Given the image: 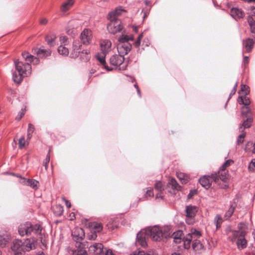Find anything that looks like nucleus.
<instances>
[{
  "label": "nucleus",
  "mask_w": 255,
  "mask_h": 255,
  "mask_svg": "<svg viewBox=\"0 0 255 255\" xmlns=\"http://www.w3.org/2000/svg\"><path fill=\"white\" fill-rule=\"evenodd\" d=\"M195 193H196V191H191L188 195V197L189 198H191V197H192L193 196L194 194H195Z\"/></svg>",
  "instance_id": "obj_63"
},
{
  "label": "nucleus",
  "mask_w": 255,
  "mask_h": 255,
  "mask_svg": "<svg viewBox=\"0 0 255 255\" xmlns=\"http://www.w3.org/2000/svg\"><path fill=\"white\" fill-rule=\"evenodd\" d=\"M47 19L45 18H43L42 19H41L40 21V23L41 24H43V25H44V24H46L47 23Z\"/></svg>",
  "instance_id": "obj_61"
},
{
  "label": "nucleus",
  "mask_w": 255,
  "mask_h": 255,
  "mask_svg": "<svg viewBox=\"0 0 255 255\" xmlns=\"http://www.w3.org/2000/svg\"><path fill=\"white\" fill-rule=\"evenodd\" d=\"M110 22L107 25V29L109 32L112 34H115L121 31L123 29L122 22L119 19L108 18Z\"/></svg>",
  "instance_id": "obj_8"
},
{
  "label": "nucleus",
  "mask_w": 255,
  "mask_h": 255,
  "mask_svg": "<svg viewBox=\"0 0 255 255\" xmlns=\"http://www.w3.org/2000/svg\"><path fill=\"white\" fill-rule=\"evenodd\" d=\"M131 44L129 42H125L123 44L119 43L117 46L118 53L124 57L131 50Z\"/></svg>",
  "instance_id": "obj_10"
},
{
  "label": "nucleus",
  "mask_w": 255,
  "mask_h": 255,
  "mask_svg": "<svg viewBox=\"0 0 255 255\" xmlns=\"http://www.w3.org/2000/svg\"><path fill=\"white\" fill-rule=\"evenodd\" d=\"M153 195H154V194H153V189H148L146 191V194L145 195V197H153Z\"/></svg>",
  "instance_id": "obj_53"
},
{
  "label": "nucleus",
  "mask_w": 255,
  "mask_h": 255,
  "mask_svg": "<svg viewBox=\"0 0 255 255\" xmlns=\"http://www.w3.org/2000/svg\"><path fill=\"white\" fill-rule=\"evenodd\" d=\"M144 233L147 237H149L153 241L157 242L170 237L171 234L168 228L162 230L156 226L146 229Z\"/></svg>",
  "instance_id": "obj_4"
},
{
  "label": "nucleus",
  "mask_w": 255,
  "mask_h": 255,
  "mask_svg": "<svg viewBox=\"0 0 255 255\" xmlns=\"http://www.w3.org/2000/svg\"><path fill=\"white\" fill-rule=\"evenodd\" d=\"M54 213L55 214L58 216L61 215L63 213V207L60 205H56L54 207Z\"/></svg>",
  "instance_id": "obj_43"
},
{
  "label": "nucleus",
  "mask_w": 255,
  "mask_h": 255,
  "mask_svg": "<svg viewBox=\"0 0 255 255\" xmlns=\"http://www.w3.org/2000/svg\"><path fill=\"white\" fill-rule=\"evenodd\" d=\"M60 39L61 43L64 44V45H65L66 43L67 42L68 38L66 36H62L60 37Z\"/></svg>",
  "instance_id": "obj_59"
},
{
  "label": "nucleus",
  "mask_w": 255,
  "mask_h": 255,
  "mask_svg": "<svg viewBox=\"0 0 255 255\" xmlns=\"http://www.w3.org/2000/svg\"><path fill=\"white\" fill-rule=\"evenodd\" d=\"M246 136V133L244 132L242 134H240L239 136H238V140H237V143L239 145L241 143H242L243 142H244V139L243 138L245 137Z\"/></svg>",
  "instance_id": "obj_50"
},
{
  "label": "nucleus",
  "mask_w": 255,
  "mask_h": 255,
  "mask_svg": "<svg viewBox=\"0 0 255 255\" xmlns=\"http://www.w3.org/2000/svg\"><path fill=\"white\" fill-rule=\"evenodd\" d=\"M87 252L86 250L81 249L78 248L76 250H73V255H86Z\"/></svg>",
  "instance_id": "obj_42"
},
{
  "label": "nucleus",
  "mask_w": 255,
  "mask_h": 255,
  "mask_svg": "<svg viewBox=\"0 0 255 255\" xmlns=\"http://www.w3.org/2000/svg\"><path fill=\"white\" fill-rule=\"evenodd\" d=\"M142 37H143V33H141V34H140L138 35L137 39L134 43L135 47H138L139 46V45L140 44V41H141V39H142Z\"/></svg>",
  "instance_id": "obj_49"
},
{
  "label": "nucleus",
  "mask_w": 255,
  "mask_h": 255,
  "mask_svg": "<svg viewBox=\"0 0 255 255\" xmlns=\"http://www.w3.org/2000/svg\"><path fill=\"white\" fill-rule=\"evenodd\" d=\"M57 50L59 54L64 56H68L69 53L68 48L62 45H61L58 47Z\"/></svg>",
  "instance_id": "obj_32"
},
{
  "label": "nucleus",
  "mask_w": 255,
  "mask_h": 255,
  "mask_svg": "<svg viewBox=\"0 0 255 255\" xmlns=\"http://www.w3.org/2000/svg\"><path fill=\"white\" fill-rule=\"evenodd\" d=\"M252 122L253 119L252 118H247V120L245 121L241 126L240 128H242V127H244L245 128H250L251 126Z\"/></svg>",
  "instance_id": "obj_41"
},
{
  "label": "nucleus",
  "mask_w": 255,
  "mask_h": 255,
  "mask_svg": "<svg viewBox=\"0 0 255 255\" xmlns=\"http://www.w3.org/2000/svg\"><path fill=\"white\" fill-rule=\"evenodd\" d=\"M72 235L76 242H79L84 238L85 233L82 228H77L72 232Z\"/></svg>",
  "instance_id": "obj_16"
},
{
  "label": "nucleus",
  "mask_w": 255,
  "mask_h": 255,
  "mask_svg": "<svg viewBox=\"0 0 255 255\" xmlns=\"http://www.w3.org/2000/svg\"><path fill=\"white\" fill-rule=\"evenodd\" d=\"M231 15L235 19L236 17L242 18L244 16L245 13L241 9L237 7H233L231 9Z\"/></svg>",
  "instance_id": "obj_19"
},
{
  "label": "nucleus",
  "mask_w": 255,
  "mask_h": 255,
  "mask_svg": "<svg viewBox=\"0 0 255 255\" xmlns=\"http://www.w3.org/2000/svg\"><path fill=\"white\" fill-rule=\"evenodd\" d=\"M104 251V246L101 243H95L94 245L90 246L89 249V252L94 255L100 254L103 255Z\"/></svg>",
  "instance_id": "obj_11"
},
{
  "label": "nucleus",
  "mask_w": 255,
  "mask_h": 255,
  "mask_svg": "<svg viewBox=\"0 0 255 255\" xmlns=\"http://www.w3.org/2000/svg\"><path fill=\"white\" fill-rule=\"evenodd\" d=\"M249 57L245 56L243 59V63L245 65V67H246L249 63Z\"/></svg>",
  "instance_id": "obj_60"
},
{
  "label": "nucleus",
  "mask_w": 255,
  "mask_h": 255,
  "mask_svg": "<svg viewBox=\"0 0 255 255\" xmlns=\"http://www.w3.org/2000/svg\"><path fill=\"white\" fill-rule=\"evenodd\" d=\"M25 138L24 137L22 136L19 139V147L22 148L25 145Z\"/></svg>",
  "instance_id": "obj_51"
},
{
  "label": "nucleus",
  "mask_w": 255,
  "mask_h": 255,
  "mask_svg": "<svg viewBox=\"0 0 255 255\" xmlns=\"http://www.w3.org/2000/svg\"><path fill=\"white\" fill-rule=\"evenodd\" d=\"M73 50L71 53V57L73 58L78 57L82 51H81V45L75 44L73 47Z\"/></svg>",
  "instance_id": "obj_27"
},
{
  "label": "nucleus",
  "mask_w": 255,
  "mask_h": 255,
  "mask_svg": "<svg viewBox=\"0 0 255 255\" xmlns=\"http://www.w3.org/2000/svg\"><path fill=\"white\" fill-rule=\"evenodd\" d=\"M56 39L55 35L52 34L48 35L45 37V40L47 43L50 46H52L54 45V41Z\"/></svg>",
  "instance_id": "obj_31"
},
{
  "label": "nucleus",
  "mask_w": 255,
  "mask_h": 255,
  "mask_svg": "<svg viewBox=\"0 0 255 255\" xmlns=\"http://www.w3.org/2000/svg\"><path fill=\"white\" fill-rule=\"evenodd\" d=\"M185 212L186 214L187 222L190 224V222L188 221V220L193 219L196 215L197 212V207L195 206H187L186 207Z\"/></svg>",
  "instance_id": "obj_13"
},
{
  "label": "nucleus",
  "mask_w": 255,
  "mask_h": 255,
  "mask_svg": "<svg viewBox=\"0 0 255 255\" xmlns=\"http://www.w3.org/2000/svg\"><path fill=\"white\" fill-rule=\"evenodd\" d=\"M89 51L88 50H83L80 53V58L84 61L86 62L90 60V56L89 55Z\"/></svg>",
  "instance_id": "obj_34"
},
{
  "label": "nucleus",
  "mask_w": 255,
  "mask_h": 255,
  "mask_svg": "<svg viewBox=\"0 0 255 255\" xmlns=\"http://www.w3.org/2000/svg\"><path fill=\"white\" fill-rule=\"evenodd\" d=\"M35 52L40 58H45L51 55V51L50 49L40 48L38 50H35Z\"/></svg>",
  "instance_id": "obj_25"
},
{
  "label": "nucleus",
  "mask_w": 255,
  "mask_h": 255,
  "mask_svg": "<svg viewBox=\"0 0 255 255\" xmlns=\"http://www.w3.org/2000/svg\"><path fill=\"white\" fill-rule=\"evenodd\" d=\"M116 255L114 254L113 251L111 250H106L105 251H104V253L103 255Z\"/></svg>",
  "instance_id": "obj_57"
},
{
  "label": "nucleus",
  "mask_w": 255,
  "mask_h": 255,
  "mask_svg": "<svg viewBox=\"0 0 255 255\" xmlns=\"http://www.w3.org/2000/svg\"><path fill=\"white\" fill-rule=\"evenodd\" d=\"M8 243V238L7 236L2 235H0V246L2 248L5 247Z\"/></svg>",
  "instance_id": "obj_36"
},
{
  "label": "nucleus",
  "mask_w": 255,
  "mask_h": 255,
  "mask_svg": "<svg viewBox=\"0 0 255 255\" xmlns=\"http://www.w3.org/2000/svg\"><path fill=\"white\" fill-rule=\"evenodd\" d=\"M146 236L143 232H139L137 234L136 236V243L139 244L143 247L147 246V243L146 242L145 237Z\"/></svg>",
  "instance_id": "obj_20"
},
{
  "label": "nucleus",
  "mask_w": 255,
  "mask_h": 255,
  "mask_svg": "<svg viewBox=\"0 0 255 255\" xmlns=\"http://www.w3.org/2000/svg\"><path fill=\"white\" fill-rule=\"evenodd\" d=\"M233 162L232 160H227L221 166L218 172H215L211 174V177L213 178L214 182L218 184L220 186V187L222 188H227L228 187L227 184L228 174V172L225 169Z\"/></svg>",
  "instance_id": "obj_3"
},
{
  "label": "nucleus",
  "mask_w": 255,
  "mask_h": 255,
  "mask_svg": "<svg viewBox=\"0 0 255 255\" xmlns=\"http://www.w3.org/2000/svg\"><path fill=\"white\" fill-rule=\"evenodd\" d=\"M114 221L115 220L113 218H110L108 219L107 226L108 227V228L111 230H114L117 227L116 224L114 223Z\"/></svg>",
  "instance_id": "obj_39"
},
{
  "label": "nucleus",
  "mask_w": 255,
  "mask_h": 255,
  "mask_svg": "<svg viewBox=\"0 0 255 255\" xmlns=\"http://www.w3.org/2000/svg\"><path fill=\"white\" fill-rule=\"evenodd\" d=\"M24 115V112L23 111L20 112L16 117L15 119L17 121L20 120Z\"/></svg>",
  "instance_id": "obj_56"
},
{
  "label": "nucleus",
  "mask_w": 255,
  "mask_h": 255,
  "mask_svg": "<svg viewBox=\"0 0 255 255\" xmlns=\"http://www.w3.org/2000/svg\"><path fill=\"white\" fill-rule=\"evenodd\" d=\"M237 206V204L235 200H234L231 203L230 207L228 211L225 213L224 215V218L226 220L229 219L233 215L235 209H236Z\"/></svg>",
  "instance_id": "obj_22"
},
{
  "label": "nucleus",
  "mask_w": 255,
  "mask_h": 255,
  "mask_svg": "<svg viewBox=\"0 0 255 255\" xmlns=\"http://www.w3.org/2000/svg\"><path fill=\"white\" fill-rule=\"evenodd\" d=\"M252 165L255 168V159H253L252 160L251 163L249 166V168L251 169L252 168Z\"/></svg>",
  "instance_id": "obj_62"
},
{
  "label": "nucleus",
  "mask_w": 255,
  "mask_h": 255,
  "mask_svg": "<svg viewBox=\"0 0 255 255\" xmlns=\"http://www.w3.org/2000/svg\"><path fill=\"white\" fill-rule=\"evenodd\" d=\"M50 150H49L48 153L46 155V157L43 161V166L45 167V168L46 170L47 169L48 163L50 161Z\"/></svg>",
  "instance_id": "obj_45"
},
{
  "label": "nucleus",
  "mask_w": 255,
  "mask_h": 255,
  "mask_svg": "<svg viewBox=\"0 0 255 255\" xmlns=\"http://www.w3.org/2000/svg\"><path fill=\"white\" fill-rule=\"evenodd\" d=\"M42 226L38 224H32L30 222H26L21 223L18 227L19 235L22 237L31 235H39L42 242Z\"/></svg>",
  "instance_id": "obj_5"
},
{
  "label": "nucleus",
  "mask_w": 255,
  "mask_h": 255,
  "mask_svg": "<svg viewBox=\"0 0 255 255\" xmlns=\"http://www.w3.org/2000/svg\"><path fill=\"white\" fill-rule=\"evenodd\" d=\"M201 234L200 232L197 231L195 229H192L191 232L188 233L185 237H184L182 240L183 241V244L184 248L186 249H189L190 247V244L192 240L194 239H197L200 237Z\"/></svg>",
  "instance_id": "obj_7"
},
{
  "label": "nucleus",
  "mask_w": 255,
  "mask_h": 255,
  "mask_svg": "<svg viewBox=\"0 0 255 255\" xmlns=\"http://www.w3.org/2000/svg\"><path fill=\"white\" fill-rule=\"evenodd\" d=\"M19 177L22 179V181H21L22 184L27 186H29L33 189L37 188V184L38 183V182L37 180L34 179H26L21 176H19Z\"/></svg>",
  "instance_id": "obj_18"
},
{
  "label": "nucleus",
  "mask_w": 255,
  "mask_h": 255,
  "mask_svg": "<svg viewBox=\"0 0 255 255\" xmlns=\"http://www.w3.org/2000/svg\"><path fill=\"white\" fill-rule=\"evenodd\" d=\"M245 227L247 229L246 225L243 223H240L238 226V230H234V231H242L243 232H247L245 230Z\"/></svg>",
  "instance_id": "obj_47"
},
{
  "label": "nucleus",
  "mask_w": 255,
  "mask_h": 255,
  "mask_svg": "<svg viewBox=\"0 0 255 255\" xmlns=\"http://www.w3.org/2000/svg\"><path fill=\"white\" fill-rule=\"evenodd\" d=\"M73 4V0H68L65 2L61 7L62 11H66Z\"/></svg>",
  "instance_id": "obj_37"
},
{
  "label": "nucleus",
  "mask_w": 255,
  "mask_h": 255,
  "mask_svg": "<svg viewBox=\"0 0 255 255\" xmlns=\"http://www.w3.org/2000/svg\"><path fill=\"white\" fill-rule=\"evenodd\" d=\"M182 232L178 231L172 234V236L174 239V242L176 243H180L182 240Z\"/></svg>",
  "instance_id": "obj_29"
},
{
  "label": "nucleus",
  "mask_w": 255,
  "mask_h": 255,
  "mask_svg": "<svg viewBox=\"0 0 255 255\" xmlns=\"http://www.w3.org/2000/svg\"><path fill=\"white\" fill-rule=\"evenodd\" d=\"M123 11H124V10L122 7H117L114 10L109 13L107 15V18H112V19H118L117 17L120 15Z\"/></svg>",
  "instance_id": "obj_21"
},
{
  "label": "nucleus",
  "mask_w": 255,
  "mask_h": 255,
  "mask_svg": "<svg viewBox=\"0 0 255 255\" xmlns=\"http://www.w3.org/2000/svg\"><path fill=\"white\" fill-rule=\"evenodd\" d=\"M118 41L119 43L123 44L125 42H128V35L122 34L120 35L118 38Z\"/></svg>",
  "instance_id": "obj_46"
},
{
  "label": "nucleus",
  "mask_w": 255,
  "mask_h": 255,
  "mask_svg": "<svg viewBox=\"0 0 255 255\" xmlns=\"http://www.w3.org/2000/svg\"><path fill=\"white\" fill-rule=\"evenodd\" d=\"M130 255H145V252L142 251H133Z\"/></svg>",
  "instance_id": "obj_54"
},
{
  "label": "nucleus",
  "mask_w": 255,
  "mask_h": 255,
  "mask_svg": "<svg viewBox=\"0 0 255 255\" xmlns=\"http://www.w3.org/2000/svg\"><path fill=\"white\" fill-rule=\"evenodd\" d=\"M128 42L129 41H133L134 40V37L132 35H130L129 36L128 35Z\"/></svg>",
  "instance_id": "obj_64"
},
{
  "label": "nucleus",
  "mask_w": 255,
  "mask_h": 255,
  "mask_svg": "<svg viewBox=\"0 0 255 255\" xmlns=\"http://www.w3.org/2000/svg\"><path fill=\"white\" fill-rule=\"evenodd\" d=\"M249 87L246 86L245 85L242 84L241 90L244 92V95L247 96L250 92Z\"/></svg>",
  "instance_id": "obj_48"
},
{
  "label": "nucleus",
  "mask_w": 255,
  "mask_h": 255,
  "mask_svg": "<svg viewBox=\"0 0 255 255\" xmlns=\"http://www.w3.org/2000/svg\"><path fill=\"white\" fill-rule=\"evenodd\" d=\"M34 130V127L31 124H28V128L27 129V132H28V134H32Z\"/></svg>",
  "instance_id": "obj_52"
},
{
  "label": "nucleus",
  "mask_w": 255,
  "mask_h": 255,
  "mask_svg": "<svg viewBox=\"0 0 255 255\" xmlns=\"http://www.w3.org/2000/svg\"><path fill=\"white\" fill-rule=\"evenodd\" d=\"M62 200L64 201L66 206L68 208H70L71 207V203L70 202L67 200L65 197H62Z\"/></svg>",
  "instance_id": "obj_58"
},
{
  "label": "nucleus",
  "mask_w": 255,
  "mask_h": 255,
  "mask_svg": "<svg viewBox=\"0 0 255 255\" xmlns=\"http://www.w3.org/2000/svg\"><path fill=\"white\" fill-rule=\"evenodd\" d=\"M214 179L211 177V174L209 176H204L199 179V182L204 188L207 189L210 187L212 182Z\"/></svg>",
  "instance_id": "obj_15"
},
{
  "label": "nucleus",
  "mask_w": 255,
  "mask_h": 255,
  "mask_svg": "<svg viewBox=\"0 0 255 255\" xmlns=\"http://www.w3.org/2000/svg\"><path fill=\"white\" fill-rule=\"evenodd\" d=\"M125 59V57L119 53L115 54L110 57V63L113 66H118L124 63Z\"/></svg>",
  "instance_id": "obj_12"
},
{
  "label": "nucleus",
  "mask_w": 255,
  "mask_h": 255,
  "mask_svg": "<svg viewBox=\"0 0 255 255\" xmlns=\"http://www.w3.org/2000/svg\"><path fill=\"white\" fill-rule=\"evenodd\" d=\"M92 39V32L89 29H84L80 35L81 42L84 45H88Z\"/></svg>",
  "instance_id": "obj_9"
},
{
  "label": "nucleus",
  "mask_w": 255,
  "mask_h": 255,
  "mask_svg": "<svg viewBox=\"0 0 255 255\" xmlns=\"http://www.w3.org/2000/svg\"><path fill=\"white\" fill-rule=\"evenodd\" d=\"M154 188L157 193L156 194V198L162 199L163 196L161 195V192L163 190L162 183L160 181H156L154 185Z\"/></svg>",
  "instance_id": "obj_24"
},
{
  "label": "nucleus",
  "mask_w": 255,
  "mask_h": 255,
  "mask_svg": "<svg viewBox=\"0 0 255 255\" xmlns=\"http://www.w3.org/2000/svg\"><path fill=\"white\" fill-rule=\"evenodd\" d=\"M238 103L240 105H244V106H248L250 104V100L246 96H240L238 98Z\"/></svg>",
  "instance_id": "obj_30"
},
{
  "label": "nucleus",
  "mask_w": 255,
  "mask_h": 255,
  "mask_svg": "<svg viewBox=\"0 0 255 255\" xmlns=\"http://www.w3.org/2000/svg\"><path fill=\"white\" fill-rule=\"evenodd\" d=\"M247 21L250 27L251 32L252 33H255V20L253 19L252 16H248Z\"/></svg>",
  "instance_id": "obj_28"
},
{
  "label": "nucleus",
  "mask_w": 255,
  "mask_h": 255,
  "mask_svg": "<svg viewBox=\"0 0 255 255\" xmlns=\"http://www.w3.org/2000/svg\"><path fill=\"white\" fill-rule=\"evenodd\" d=\"M91 226L98 232H100L103 229L102 224L99 223L94 222L92 224Z\"/></svg>",
  "instance_id": "obj_44"
},
{
  "label": "nucleus",
  "mask_w": 255,
  "mask_h": 255,
  "mask_svg": "<svg viewBox=\"0 0 255 255\" xmlns=\"http://www.w3.org/2000/svg\"><path fill=\"white\" fill-rule=\"evenodd\" d=\"M16 72L12 73V79L14 83L19 84L25 77L29 76L31 73V66L29 63H23L19 60H16L14 62Z\"/></svg>",
  "instance_id": "obj_2"
},
{
  "label": "nucleus",
  "mask_w": 255,
  "mask_h": 255,
  "mask_svg": "<svg viewBox=\"0 0 255 255\" xmlns=\"http://www.w3.org/2000/svg\"><path fill=\"white\" fill-rule=\"evenodd\" d=\"M107 54H105L102 52L98 53L96 55L97 60L99 62L100 64L103 66V68L106 69L108 71H112L113 68H110L107 65L105 60V57Z\"/></svg>",
  "instance_id": "obj_14"
},
{
  "label": "nucleus",
  "mask_w": 255,
  "mask_h": 255,
  "mask_svg": "<svg viewBox=\"0 0 255 255\" xmlns=\"http://www.w3.org/2000/svg\"><path fill=\"white\" fill-rule=\"evenodd\" d=\"M168 184L171 186V187L177 190H178L180 188V186L174 178H171L169 179Z\"/></svg>",
  "instance_id": "obj_38"
},
{
  "label": "nucleus",
  "mask_w": 255,
  "mask_h": 255,
  "mask_svg": "<svg viewBox=\"0 0 255 255\" xmlns=\"http://www.w3.org/2000/svg\"><path fill=\"white\" fill-rule=\"evenodd\" d=\"M111 45L112 43L109 40H106L103 41L101 43V49L102 52L105 54H107L111 48Z\"/></svg>",
  "instance_id": "obj_23"
},
{
  "label": "nucleus",
  "mask_w": 255,
  "mask_h": 255,
  "mask_svg": "<svg viewBox=\"0 0 255 255\" xmlns=\"http://www.w3.org/2000/svg\"><path fill=\"white\" fill-rule=\"evenodd\" d=\"M237 86H238V82H237L230 94L229 98H228V101L229 100V99L231 98V97L232 95H234L236 93V87H237Z\"/></svg>",
  "instance_id": "obj_55"
},
{
  "label": "nucleus",
  "mask_w": 255,
  "mask_h": 255,
  "mask_svg": "<svg viewBox=\"0 0 255 255\" xmlns=\"http://www.w3.org/2000/svg\"><path fill=\"white\" fill-rule=\"evenodd\" d=\"M203 248V246L200 241L197 239L194 240L192 244V248L194 251H199L201 249H202Z\"/></svg>",
  "instance_id": "obj_33"
},
{
  "label": "nucleus",
  "mask_w": 255,
  "mask_h": 255,
  "mask_svg": "<svg viewBox=\"0 0 255 255\" xmlns=\"http://www.w3.org/2000/svg\"><path fill=\"white\" fill-rule=\"evenodd\" d=\"M35 239H26L22 241L15 239L11 246V249L13 252V255H24L26 252H29L36 248Z\"/></svg>",
  "instance_id": "obj_1"
},
{
  "label": "nucleus",
  "mask_w": 255,
  "mask_h": 255,
  "mask_svg": "<svg viewBox=\"0 0 255 255\" xmlns=\"http://www.w3.org/2000/svg\"><path fill=\"white\" fill-rule=\"evenodd\" d=\"M223 221V220L220 215L218 214L215 217L214 222L216 225V229H218L221 227Z\"/></svg>",
  "instance_id": "obj_35"
},
{
  "label": "nucleus",
  "mask_w": 255,
  "mask_h": 255,
  "mask_svg": "<svg viewBox=\"0 0 255 255\" xmlns=\"http://www.w3.org/2000/svg\"><path fill=\"white\" fill-rule=\"evenodd\" d=\"M22 56L27 62L32 63L34 65H36L39 63V60L34 57L27 52H23L22 53Z\"/></svg>",
  "instance_id": "obj_17"
},
{
  "label": "nucleus",
  "mask_w": 255,
  "mask_h": 255,
  "mask_svg": "<svg viewBox=\"0 0 255 255\" xmlns=\"http://www.w3.org/2000/svg\"><path fill=\"white\" fill-rule=\"evenodd\" d=\"M254 41L251 38H248L246 41L243 40V45L246 49L248 52H250L254 46Z\"/></svg>",
  "instance_id": "obj_26"
},
{
  "label": "nucleus",
  "mask_w": 255,
  "mask_h": 255,
  "mask_svg": "<svg viewBox=\"0 0 255 255\" xmlns=\"http://www.w3.org/2000/svg\"><path fill=\"white\" fill-rule=\"evenodd\" d=\"M247 232L232 231L228 238L231 242L236 244L239 250H242L246 248L248 245V242L245 238Z\"/></svg>",
  "instance_id": "obj_6"
},
{
  "label": "nucleus",
  "mask_w": 255,
  "mask_h": 255,
  "mask_svg": "<svg viewBox=\"0 0 255 255\" xmlns=\"http://www.w3.org/2000/svg\"><path fill=\"white\" fill-rule=\"evenodd\" d=\"M251 113V110L248 106H243L242 107V114L244 115L247 118H251L249 116Z\"/></svg>",
  "instance_id": "obj_40"
}]
</instances>
